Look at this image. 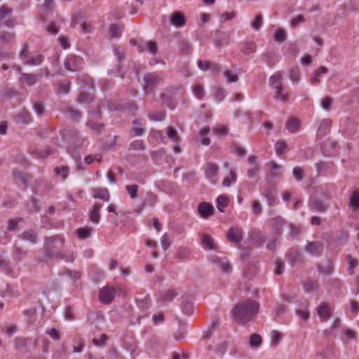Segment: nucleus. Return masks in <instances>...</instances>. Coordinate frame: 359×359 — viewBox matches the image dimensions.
I'll list each match as a JSON object with an SVG mask.
<instances>
[{
    "label": "nucleus",
    "instance_id": "obj_50",
    "mask_svg": "<svg viewBox=\"0 0 359 359\" xmlns=\"http://www.w3.org/2000/svg\"><path fill=\"white\" fill-rule=\"evenodd\" d=\"M224 74L229 83H235L238 80V76L230 71H225Z\"/></svg>",
    "mask_w": 359,
    "mask_h": 359
},
{
    "label": "nucleus",
    "instance_id": "obj_11",
    "mask_svg": "<svg viewBox=\"0 0 359 359\" xmlns=\"http://www.w3.org/2000/svg\"><path fill=\"white\" fill-rule=\"evenodd\" d=\"M226 236L230 242L238 245L242 240V230L238 227H232L229 229Z\"/></svg>",
    "mask_w": 359,
    "mask_h": 359
},
{
    "label": "nucleus",
    "instance_id": "obj_49",
    "mask_svg": "<svg viewBox=\"0 0 359 359\" xmlns=\"http://www.w3.org/2000/svg\"><path fill=\"white\" fill-rule=\"evenodd\" d=\"M170 240L167 233L163 234L161 239V244L163 250H167L170 246Z\"/></svg>",
    "mask_w": 359,
    "mask_h": 359
},
{
    "label": "nucleus",
    "instance_id": "obj_34",
    "mask_svg": "<svg viewBox=\"0 0 359 359\" xmlns=\"http://www.w3.org/2000/svg\"><path fill=\"white\" fill-rule=\"evenodd\" d=\"M167 136L172 140L176 143L180 142V138L178 135L177 131L172 127H168L167 128Z\"/></svg>",
    "mask_w": 359,
    "mask_h": 359
},
{
    "label": "nucleus",
    "instance_id": "obj_32",
    "mask_svg": "<svg viewBox=\"0 0 359 359\" xmlns=\"http://www.w3.org/2000/svg\"><path fill=\"white\" fill-rule=\"evenodd\" d=\"M55 172L57 175L62 177L65 180L69 175V169L67 166L57 167L55 168Z\"/></svg>",
    "mask_w": 359,
    "mask_h": 359
},
{
    "label": "nucleus",
    "instance_id": "obj_5",
    "mask_svg": "<svg viewBox=\"0 0 359 359\" xmlns=\"http://www.w3.org/2000/svg\"><path fill=\"white\" fill-rule=\"evenodd\" d=\"M115 294L114 288L107 285L100 290L99 299L102 304H108L114 300Z\"/></svg>",
    "mask_w": 359,
    "mask_h": 359
},
{
    "label": "nucleus",
    "instance_id": "obj_22",
    "mask_svg": "<svg viewBox=\"0 0 359 359\" xmlns=\"http://www.w3.org/2000/svg\"><path fill=\"white\" fill-rule=\"evenodd\" d=\"M43 61V56L42 55L37 54L35 56L28 57L24 62L25 65L29 66H36L41 64Z\"/></svg>",
    "mask_w": 359,
    "mask_h": 359
},
{
    "label": "nucleus",
    "instance_id": "obj_55",
    "mask_svg": "<svg viewBox=\"0 0 359 359\" xmlns=\"http://www.w3.org/2000/svg\"><path fill=\"white\" fill-rule=\"evenodd\" d=\"M70 83L62 82L58 86V92L62 94H67L69 92Z\"/></svg>",
    "mask_w": 359,
    "mask_h": 359
},
{
    "label": "nucleus",
    "instance_id": "obj_51",
    "mask_svg": "<svg viewBox=\"0 0 359 359\" xmlns=\"http://www.w3.org/2000/svg\"><path fill=\"white\" fill-rule=\"evenodd\" d=\"M108 339V337L106 334H102L100 338H94L92 340V342L97 346H101L105 344L107 340Z\"/></svg>",
    "mask_w": 359,
    "mask_h": 359
},
{
    "label": "nucleus",
    "instance_id": "obj_46",
    "mask_svg": "<svg viewBox=\"0 0 359 359\" xmlns=\"http://www.w3.org/2000/svg\"><path fill=\"white\" fill-rule=\"evenodd\" d=\"M276 152L277 155L280 156L287 147V144L284 141H278L276 144Z\"/></svg>",
    "mask_w": 359,
    "mask_h": 359
},
{
    "label": "nucleus",
    "instance_id": "obj_15",
    "mask_svg": "<svg viewBox=\"0 0 359 359\" xmlns=\"http://www.w3.org/2000/svg\"><path fill=\"white\" fill-rule=\"evenodd\" d=\"M91 193L94 198L105 201H108L109 200V193L107 188H93L91 189Z\"/></svg>",
    "mask_w": 359,
    "mask_h": 359
},
{
    "label": "nucleus",
    "instance_id": "obj_10",
    "mask_svg": "<svg viewBox=\"0 0 359 359\" xmlns=\"http://www.w3.org/2000/svg\"><path fill=\"white\" fill-rule=\"evenodd\" d=\"M170 24L175 28L183 27L186 25V18L180 12H174L170 16Z\"/></svg>",
    "mask_w": 359,
    "mask_h": 359
},
{
    "label": "nucleus",
    "instance_id": "obj_25",
    "mask_svg": "<svg viewBox=\"0 0 359 359\" xmlns=\"http://www.w3.org/2000/svg\"><path fill=\"white\" fill-rule=\"evenodd\" d=\"M237 180V176L236 172L230 169L229 177H225L222 181V186L224 187H229L231 184L236 183Z\"/></svg>",
    "mask_w": 359,
    "mask_h": 359
},
{
    "label": "nucleus",
    "instance_id": "obj_21",
    "mask_svg": "<svg viewBox=\"0 0 359 359\" xmlns=\"http://www.w3.org/2000/svg\"><path fill=\"white\" fill-rule=\"evenodd\" d=\"M283 75L280 72H276L269 78V83L273 89L282 87Z\"/></svg>",
    "mask_w": 359,
    "mask_h": 359
},
{
    "label": "nucleus",
    "instance_id": "obj_29",
    "mask_svg": "<svg viewBox=\"0 0 359 359\" xmlns=\"http://www.w3.org/2000/svg\"><path fill=\"white\" fill-rule=\"evenodd\" d=\"M333 104V100L329 96L324 97L320 102L321 109L326 111H330Z\"/></svg>",
    "mask_w": 359,
    "mask_h": 359
},
{
    "label": "nucleus",
    "instance_id": "obj_16",
    "mask_svg": "<svg viewBox=\"0 0 359 359\" xmlns=\"http://www.w3.org/2000/svg\"><path fill=\"white\" fill-rule=\"evenodd\" d=\"M285 127L290 133H297L300 129L301 123L298 118L291 117L286 122Z\"/></svg>",
    "mask_w": 359,
    "mask_h": 359
},
{
    "label": "nucleus",
    "instance_id": "obj_36",
    "mask_svg": "<svg viewBox=\"0 0 359 359\" xmlns=\"http://www.w3.org/2000/svg\"><path fill=\"white\" fill-rule=\"evenodd\" d=\"M286 38V32L283 29H278L274 33V41L278 43L283 42Z\"/></svg>",
    "mask_w": 359,
    "mask_h": 359
},
{
    "label": "nucleus",
    "instance_id": "obj_40",
    "mask_svg": "<svg viewBox=\"0 0 359 359\" xmlns=\"http://www.w3.org/2000/svg\"><path fill=\"white\" fill-rule=\"evenodd\" d=\"M189 254L190 250L186 247H180L178 248L177 251V257L179 259H187V257H189Z\"/></svg>",
    "mask_w": 359,
    "mask_h": 359
},
{
    "label": "nucleus",
    "instance_id": "obj_58",
    "mask_svg": "<svg viewBox=\"0 0 359 359\" xmlns=\"http://www.w3.org/2000/svg\"><path fill=\"white\" fill-rule=\"evenodd\" d=\"M347 259L348 262V271L351 274L353 273V269L357 266V262L353 259L351 256L347 257Z\"/></svg>",
    "mask_w": 359,
    "mask_h": 359
},
{
    "label": "nucleus",
    "instance_id": "obj_54",
    "mask_svg": "<svg viewBox=\"0 0 359 359\" xmlns=\"http://www.w3.org/2000/svg\"><path fill=\"white\" fill-rule=\"evenodd\" d=\"M259 171V165H253L248 170L247 175L249 178L255 177Z\"/></svg>",
    "mask_w": 359,
    "mask_h": 359
},
{
    "label": "nucleus",
    "instance_id": "obj_7",
    "mask_svg": "<svg viewBox=\"0 0 359 359\" xmlns=\"http://www.w3.org/2000/svg\"><path fill=\"white\" fill-rule=\"evenodd\" d=\"M162 80V78L156 73H149L144 76V89H149L157 86Z\"/></svg>",
    "mask_w": 359,
    "mask_h": 359
},
{
    "label": "nucleus",
    "instance_id": "obj_48",
    "mask_svg": "<svg viewBox=\"0 0 359 359\" xmlns=\"http://www.w3.org/2000/svg\"><path fill=\"white\" fill-rule=\"evenodd\" d=\"M121 29L116 25H111L109 27V33L111 37H117L121 34Z\"/></svg>",
    "mask_w": 359,
    "mask_h": 359
},
{
    "label": "nucleus",
    "instance_id": "obj_59",
    "mask_svg": "<svg viewBox=\"0 0 359 359\" xmlns=\"http://www.w3.org/2000/svg\"><path fill=\"white\" fill-rule=\"evenodd\" d=\"M12 269H11L9 264L6 262L1 260V273H5L6 275H10L11 273Z\"/></svg>",
    "mask_w": 359,
    "mask_h": 359
},
{
    "label": "nucleus",
    "instance_id": "obj_53",
    "mask_svg": "<svg viewBox=\"0 0 359 359\" xmlns=\"http://www.w3.org/2000/svg\"><path fill=\"white\" fill-rule=\"evenodd\" d=\"M14 38V34L8 32H1V44L4 42H11Z\"/></svg>",
    "mask_w": 359,
    "mask_h": 359
},
{
    "label": "nucleus",
    "instance_id": "obj_9",
    "mask_svg": "<svg viewBox=\"0 0 359 359\" xmlns=\"http://www.w3.org/2000/svg\"><path fill=\"white\" fill-rule=\"evenodd\" d=\"M198 212L203 219H208L213 215L214 208L211 204L203 202L198 206Z\"/></svg>",
    "mask_w": 359,
    "mask_h": 359
},
{
    "label": "nucleus",
    "instance_id": "obj_44",
    "mask_svg": "<svg viewBox=\"0 0 359 359\" xmlns=\"http://www.w3.org/2000/svg\"><path fill=\"white\" fill-rule=\"evenodd\" d=\"M235 17V12H225L220 15L219 21L221 22H224L233 20Z\"/></svg>",
    "mask_w": 359,
    "mask_h": 359
},
{
    "label": "nucleus",
    "instance_id": "obj_31",
    "mask_svg": "<svg viewBox=\"0 0 359 359\" xmlns=\"http://www.w3.org/2000/svg\"><path fill=\"white\" fill-rule=\"evenodd\" d=\"M92 229L89 227L79 228L76 230V235L80 239H85L90 237Z\"/></svg>",
    "mask_w": 359,
    "mask_h": 359
},
{
    "label": "nucleus",
    "instance_id": "obj_4",
    "mask_svg": "<svg viewBox=\"0 0 359 359\" xmlns=\"http://www.w3.org/2000/svg\"><path fill=\"white\" fill-rule=\"evenodd\" d=\"M334 310V306L327 302H321L316 308V313L322 322H326L330 319L332 313Z\"/></svg>",
    "mask_w": 359,
    "mask_h": 359
},
{
    "label": "nucleus",
    "instance_id": "obj_64",
    "mask_svg": "<svg viewBox=\"0 0 359 359\" xmlns=\"http://www.w3.org/2000/svg\"><path fill=\"white\" fill-rule=\"evenodd\" d=\"M304 21V18L302 15H298L297 18L292 20L291 26L292 27H296L299 23H302Z\"/></svg>",
    "mask_w": 359,
    "mask_h": 359
},
{
    "label": "nucleus",
    "instance_id": "obj_35",
    "mask_svg": "<svg viewBox=\"0 0 359 359\" xmlns=\"http://www.w3.org/2000/svg\"><path fill=\"white\" fill-rule=\"evenodd\" d=\"M311 207L315 210L318 212H323L327 209V205L320 200H314L311 203Z\"/></svg>",
    "mask_w": 359,
    "mask_h": 359
},
{
    "label": "nucleus",
    "instance_id": "obj_13",
    "mask_svg": "<svg viewBox=\"0 0 359 359\" xmlns=\"http://www.w3.org/2000/svg\"><path fill=\"white\" fill-rule=\"evenodd\" d=\"M12 9L8 6H1V25L4 24L7 27H11L14 24V20L11 18V14Z\"/></svg>",
    "mask_w": 359,
    "mask_h": 359
},
{
    "label": "nucleus",
    "instance_id": "obj_18",
    "mask_svg": "<svg viewBox=\"0 0 359 359\" xmlns=\"http://www.w3.org/2000/svg\"><path fill=\"white\" fill-rule=\"evenodd\" d=\"M303 289L306 293H311L318 290L319 283L316 280L308 279L303 283Z\"/></svg>",
    "mask_w": 359,
    "mask_h": 359
},
{
    "label": "nucleus",
    "instance_id": "obj_24",
    "mask_svg": "<svg viewBox=\"0 0 359 359\" xmlns=\"http://www.w3.org/2000/svg\"><path fill=\"white\" fill-rule=\"evenodd\" d=\"M257 45L253 41H247L245 42L243 48V52L245 55H251L256 52Z\"/></svg>",
    "mask_w": 359,
    "mask_h": 359
},
{
    "label": "nucleus",
    "instance_id": "obj_8",
    "mask_svg": "<svg viewBox=\"0 0 359 359\" xmlns=\"http://www.w3.org/2000/svg\"><path fill=\"white\" fill-rule=\"evenodd\" d=\"M81 59L75 55L68 56L65 61V67L68 71H76L80 68Z\"/></svg>",
    "mask_w": 359,
    "mask_h": 359
},
{
    "label": "nucleus",
    "instance_id": "obj_33",
    "mask_svg": "<svg viewBox=\"0 0 359 359\" xmlns=\"http://www.w3.org/2000/svg\"><path fill=\"white\" fill-rule=\"evenodd\" d=\"M269 167L273 170L271 175L273 177L279 176L281 175L283 168L281 165H278L276 163L271 161L268 164Z\"/></svg>",
    "mask_w": 359,
    "mask_h": 359
},
{
    "label": "nucleus",
    "instance_id": "obj_56",
    "mask_svg": "<svg viewBox=\"0 0 359 359\" xmlns=\"http://www.w3.org/2000/svg\"><path fill=\"white\" fill-rule=\"evenodd\" d=\"M252 209L254 214L259 215L262 212V207L259 201H255L252 204Z\"/></svg>",
    "mask_w": 359,
    "mask_h": 359
},
{
    "label": "nucleus",
    "instance_id": "obj_14",
    "mask_svg": "<svg viewBox=\"0 0 359 359\" xmlns=\"http://www.w3.org/2000/svg\"><path fill=\"white\" fill-rule=\"evenodd\" d=\"M332 121L329 118H323L320 121L317 128V135L323 137L327 135L330 129Z\"/></svg>",
    "mask_w": 359,
    "mask_h": 359
},
{
    "label": "nucleus",
    "instance_id": "obj_62",
    "mask_svg": "<svg viewBox=\"0 0 359 359\" xmlns=\"http://www.w3.org/2000/svg\"><path fill=\"white\" fill-rule=\"evenodd\" d=\"M134 128L133 129V133L136 135H141L143 133V129L140 127V124L138 121H134Z\"/></svg>",
    "mask_w": 359,
    "mask_h": 359
},
{
    "label": "nucleus",
    "instance_id": "obj_30",
    "mask_svg": "<svg viewBox=\"0 0 359 359\" xmlns=\"http://www.w3.org/2000/svg\"><path fill=\"white\" fill-rule=\"evenodd\" d=\"M275 90L276 98L280 102H286L288 100V95L282 87L276 88Z\"/></svg>",
    "mask_w": 359,
    "mask_h": 359
},
{
    "label": "nucleus",
    "instance_id": "obj_57",
    "mask_svg": "<svg viewBox=\"0 0 359 359\" xmlns=\"http://www.w3.org/2000/svg\"><path fill=\"white\" fill-rule=\"evenodd\" d=\"M281 339V334L279 332L273 330L271 332V341L274 344H277Z\"/></svg>",
    "mask_w": 359,
    "mask_h": 359
},
{
    "label": "nucleus",
    "instance_id": "obj_42",
    "mask_svg": "<svg viewBox=\"0 0 359 359\" xmlns=\"http://www.w3.org/2000/svg\"><path fill=\"white\" fill-rule=\"evenodd\" d=\"M263 24L262 15H257L255 20L251 22V27L255 31L260 29Z\"/></svg>",
    "mask_w": 359,
    "mask_h": 359
},
{
    "label": "nucleus",
    "instance_id": "obj_6",
    "mask_svg": "<svg viewBox=\"0 0 359 359\" xmlns=\"http://www.w3.org/2000/svg\"><path fill=\"white\" fill-rule=\"evenodd\" d=\"M201 244L205 250H217L219 249L217 243L209 234L204 233L201 236Z\"/></svg>",
    "mask_w": 359,
    "mask_h": 359
},
{
    "label": "nucleus",
    "instance_id": "obj_1",
    "mask_svg": "<svg viewBox=\"0 0 359 359\" xmlns=\"http://www.w3.org/2000/svg\"><path fill=\"white\" fill-rule=\"evenodd\" d=\"M63 245L64 241L59 237L46 238L44 247L45 257L50 259H64L66 262H73L76 257V254L74 252L62 254L60 250Z\"/></svg>",
    "mask_w": 359,
    "mask_h": 359
},
{
    "label": "nucleus",
    "instance_id": "obj_60",
    "mask_svg": "<svg viewBox=\"0 0 359 359\" xmlns=\"http://www.w3.org/2000/svg\"><path fill=\"white\" fill-rule=\"evenodd\" d=\"M14 177L15 178L20 180L22 183H26L28 181V176L20 172H15L14 173Z\"/></svg>",
    "mask_w": 359,
    "mask_h": 359
},
{
    "label": "nucleus",
    "instance_id": "obj_3",
    "mask_svg": "<svg viewBox=\"0 0 359 359\" xmlns=\"http://www.w3.org/2000/svg\"><path fill=\"white\" fill-rule=\"evenodd\" d=\"M208 260L223 273H228L231 271V266L226 257L212 255L208 257Z\"/></svg>",
    "mask_w": 359,
    "mask_h": 359
},
{
    "label": "nucleus",
    "instance_id": "obj_27",
    "mask_svg": "<svg viewBox=\"0 0 359 359\" xmlns=\"http://www.w3.org/2000/svg\"><path fill=\"white\" fill-rule=\"evenodd\" d=\"M210 131V128L209 126H205L200 130L199 135L201 137V144L203 145L208 146L210 144V138L206 137Z\"/></svg>",
    "mask_w": 359,
    "mask_h": 359
},
{
    "label": "nucleus",
    "instance_id": "obj_43",
    "mask_svg": "<svg viewBox=\"0 0 359 359\" xmlns=\"http://www.w3.org/2000/svg\"><path fill=\"white\" fill-rule=\"evenodd\" d=\"M193 94L197 98H202L205 95V91L202 86L196 85L193 88Z\"/></svg>",
    "mask_w": 359,
    "mask_h": 359
},
{
    "label": "nucleus",
    "instance_id": "obj_61",
    "mask_svg": "<svg viewBox=\"0 0 359 359\" xmlns=\"http://www.w3.org/2000/svg\"><path fill=\"white\" fill-rule=\"evenodd\" d=\"M198 67L203 71H206L210 68V63L207 61L199 60L198 61Z\"/></svg>",
    "mask_w": 359,
    "mask_h": 359
},
{
    "label": "nucleus",
    "instance_id": "obj_47",
    "mask_svg": "<svg viewBox=\"0 0 359 359\" xmlns=\"http://www.w3.org/2000/svg\"><path fill=\"white\" fill-rule=\"evenodd\" d=\"M138 188V186L136 184L126 186V189L132 198H136Z\"/></svg>",
    "mask_w": 359,
    "mask_h": 359
},
{
    "label": "nucleus",
    "instance_id": "obj_20",
    "mask_svg": "<svg viewBox=\"0 0 359 359\" xmlns=\"http://www.w3.org/2000/svg\"><path fill=\"white\" fill-rule=\"evenodd\" d=\"M229 198L226 195H219L217 198V208L219 212H224L229 205Z\"/></svg>",
    "mask_w": 359,
    "mask_h": 359
},
{
    "label": "nucleus",
    "instance_id": "obj_19",
    "mask_svg": "<svg viewBox=\"0 0 359 359\" xmlns=\"http://www.w3.org/2000/svg\"><path fill=\"white\" fill-rule=\"evenodd\" d=\"M205 173L207 178L212 180L218 173V166L213 163L205 165Z\"/></svg>",
    "mask_w": 359,
    "mask_h": 359
},
{
    "label": "nucleus",
    "instance_id": "obj_37",
    "mask_svg": "<svg viewBox=\"0 0 359 359\" xmlns=\"http://www.w3.org/2000/svg\"><path fill=\"white\" fill-rule=\"evenodd\" d=\"M21 238L22 240L32 243L36 241V234L33 231H25L21 235Z\"/></svg>",
    "mask_w": 359,
    "mask_h": 359
},
{
    "label": "nucleus",
    "instance_id": "obj_2",
    "mask_svg": "<svg viewBox=\"0 0 359 359\" xmlns=\"http://www.w3.org/2000/svg\"><path fill=\"white\" fill-rule=\"evenodd\" d=\"M259 305L257 302L248 300L238 303L233 310L235 319L246 323L250 320L258 312Z\"/></svg>",
    "mask_w": 359,
    "mask_h": 359
},
{
    "label": "nucleus",
    "instance_id": "obj_39",
    "mask_svg": "<svg viewBox=\"0 0 359 359\" xmlns=\"http://www.w3.org/2000/svg\"><path fill=\"white\" fill-rule=\"evenodd\" d=\"M176 295H177V293L175 292V291L174 290H166L165 292H164L161 294V299L163 302L171 301L176 297Z\"/></svg>",
    "mask_w": 359,
    "mask_h": 359
},
{
    "label": "nucleus",
    "instance_id": "obj_63",
    "mask_svg": "<svg viewBox=\"0 0 359 359\" xmlns=\"http://www.w3.org/2000/svg\"><path fill=\"white\" fill-rule=\"evenodd\" d=\"M147 48L151 53H155L157 51V46L156 43L151 41L147 43Z\"/></svg>",
    "mask_w": 359,
    "mask_h": 359
},
{
    "label": "nucleus",
    "instance_id": "obj_26",
    "mask_svg": "<svg viewBox=\"0 0 359 359\" xmlns=\"http://www.w3.org/2000/svg\"><path fill=\"white\" fill-rule=\"evenodd\" d=\"M349 205L352 209L359 208V191H354L349 198Z\"/></svg>",
    "mask_w": 359,
    "mask_h": 359
},
{
    "label": "nucleus",
    "instance_id": "obj_12",
    "mask_svg": "<svg viewBox=\"0 0 359 359\" xmlns=\"http://www.w3.org/2000/svg\"><path fill=\"white\" fill-rule=\"evenodd\" d=\"M19 81L27 86H32L39 81V75L28 73H21Z\"/></svg>",
    "mask_w": 359,
    "mask_h": 359
},
{
    "label": "nucleus",
    "instance_id": "obj_28",
    "mask_svg": "<svg viewBox=\"0 0 359 359\" xmlns=\"http://www.w3.org/2000/svg\"><path fill=\"white\" fill-rule=\"evenodd\" d=\"M289 76L294 84L299 83L300 80V70L297 67H292L290 69Z\"/></svg>",
    "mask_w": 359,
    "mask_h": 359
},
{
    "label": "nucleus",
    "instance_id": "obj_23",
    "mask_svg": "<svg viewBox=\"0 0 359 359\" xmlns=\"http://www.w3.org/2000/svg\"><path fill=\"white\" fill-rule=\"evenodd\" d=\"M101 205L99 204H95L93 209L90 212V220L95 224H97L100 222V211L101 209Z\"/></svg>",
    "mask_w": 359,
    "mask_h": 359
},
{
    "label": "nucleus",
    "instance_id": "obj_45",
    "mask_svg": "<svg viewBox=\"0 0 359 359\" xmlns=\"http://www.w3.org/2000/svg\"><path fill=\"white\" fill-rule=\"evenodd\" d=\"M15 295L14 288L6 284V289L1 292V297H12Z\"/></svg>",
    "mask_w": 359,
    "mask_h": 359
},
{
    "label": "nucleus",
    "instance_id": "obj_17",
    "mask_svg": "<svg viewBox=\"0 0 359 359\" xmlns=\"http://www.w3.org/2000/svg\"><path fill=\"white\" fill-rule=\"evenodd\" d=\"M323 250L321 243L318 242H311L306 247V251L311 255H318Z\"/></svg>",
    "mask_w": 359,
    "mask_h": 359
},
{
    "label": "nucleus",
    "instance_id": "obj_38",
    "mask_svg": "<svg viewBox=\"0 0 359 359\" xmlns=\"http://www.w3.org/2000/svg\"><path fill=\"white\" fill-rule=\"evenodd\" d=\"M262 341V337L257 334H253L250 337V344L253 348L259 346Z\"/></svg>",
    "mask_w": 359,
    "mask_h": 359
},
{
    "label": "nucleus",
    "instance_id": "obj_52",
    "mask_svg": "<svg viewBox=\"0 0 359 359\" xmlns=\"http://www.w3.org/2000/svg\"><path fill=\"white\" fill-rule=\"evenodd\" d=\"M102 159V156L100 154L95 155H89L85 158V162L87 164H91L94 161L100 162Z\"/></svg>",
    "mask_w": 359,
    "mask_h": 359
},
{
    "label": "nucleus",
    "instance_id": "obj_41",
    "mask_svg": "<svg viewBox=\"0 0 359 359\" xmlns=\"http://www.w3.org/2000/svg\"><path fill=\"white\" fill-rule=\"evenodd\" d=\"M292 175L295 180L299 182L303 179L304 170L299 166L294 167L292 170Z\"/></svg>",
    "mask_w": 359,
    "mask_h": 359
}]
</instances>
